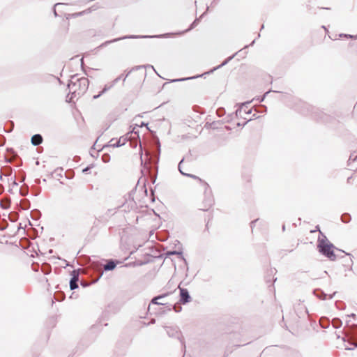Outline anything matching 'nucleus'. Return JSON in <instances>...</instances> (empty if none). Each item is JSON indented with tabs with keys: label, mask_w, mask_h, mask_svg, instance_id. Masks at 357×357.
Instances as JSON below:
<instances>
[{
	"label": "nucleus",
	"mask_w": 357,
	"mask_h": 357,
	"mask_svg": "<svg viewBox=\"0 0 357 357\" xmlns=\"http://www.w3.org/2000/svg\"><path fill=\"white\" fill-rule=\"evenodd\" d=\"M116 267V264L114 261H109L107 264L105 265L104 269L105 271L113 270Z\"/></svg>",
	"instance_id": "9"
},
{
	"label": "nucleus",
	"mask_w": 357,
	"mask_h": 357,
	"mask_svg": "<svg viewBox=\"0 0 357 357\" xmlns=\"http://www.w3.org/2000/svg\"><path fill=\"white\" fill-rule=\"evenodd\" d=\"M169 254H171V255H181V252H172Z\"/></svg>",
	"instance_id": "16"
},
{
	"label": "nucleus",
	"mask_w": 357,
	"mask_h": 357,
	"mask_svg": "<svg viewBox=\"0 0 357 357\" xmlns=\"http://www.w3.org/2000/svg\"><path fill=\"white\" fill-rule=\"evenodd\" d=\"M346 349H348V350L351 349V348H349V347H346Z\"/></svg>",
	"instance_id": "19"
},
{
	"label": "nucleus",
	"mask_w": 357,
	"mask_h": 357,
	"mask_svg": "<svg viewBox=\"0 0 357 357\" xmlns=\"http://www.w3.org/2000/svg\"><path fill=\"white\" fill-rule=\"evenodd\" d=\"M89 84V81L87 78L78 77L77 75L72 76L68 84V87L70 93H71V96L70 98H68L69 96H67V98H68L67 101L71 102L73 98L84 94L88 89Z\"/></svg>",
	"instance_id": "1"
},
{
	"label": "nucleus",
	"mask_w": 357,
	"mask_h": 357,
	"mask_svg": "<svg viewBox=\"0 0 357 357\" xmlns=\"http://www.w3.org/2000/svg\"><path fill=\"white\" fill-rule=\"evenodd\" d=\"M166 331L167 334L171 337H174L179 335V332L176 328L167 327Z\"/></svg>",
	"instance_id": "8"
},
{
	"label": "nucleus",
	"mask_w": 357,
	"mask_h": 357,
	"mask_svg": "<svg viewBox=\"0 0 357 357\" xmlns=\"http://www.w3.org/2000/svg\"><path fill=\"white\" fill-rule=\"evenodd\" d=\"M189 78H183V79H178L177 81H183V80H186V79H188Z\"/></svg>",
	"instance_id": "18"
},
{
	"label": "nucleus",
	"mask_w": 357,
	"mask_h": 357,
	"mask_svg": "<svg viewBox=\"0 0 357 357\" xmlns=\"http://www.w3.org/2000/svg\"><path fill=\"white\" fill-rule=\"evenodd\" d=\"M63 3H56L54 5V15L56 16L57 15V13H56V9H58L60 6H63Z\"/></svg>",
	"instance_id": "13"
},
{
	"label": "nucleus",
	"mask_w": 357,
	"mask_h": 357,
	"mask_svg": "<svg viewBox=\"0 0 357 357\" xmlns=\"http://www.w3.org/2000/svg\"><path fill=\"white\" fill-rule=\"evenodd\" d=\"M319 250L331 260H335L336 257L333 252L334 245L327 240L319 239Z\"/></svg>",
	"instance_id": "2"
},
{
	"label": "nucleus",
	"mask_w": 357,
	"mask_h": 357,
	"mask_svg": "<svg viewBox=\"0 0 357 357\" xmlns=\"http://www.w3.org/2000/svg\"><path fill=\"white\" fill-rule=\"evenodd\" d=\"M321 296H319V294L317 295V297H319V298H320L321 299H324V300L326 299V296H327L326 294H325L324 293H321Z\"/></svg>",
	"instance_id": "15"
},
{
	"label": "nucleus",
	"mask_w": 357,
	"mask_h": 357,
	"mask_svg": "<svg viewBox=\"0 0 357 357\" xmlns=\"http://www.w3.org/2000/svg\"><path fill=\"white\" fill-rule=\"evenodd\" d=\"M178 288L180 290V296H181L180 301L183 304L190 302L191 300V298L188 293V291L186 289L181 288L180 287H178Z\"/></svg>",
	"instance_id": "3"
},
{
	"label": "nucleus",
	"mask_w": 357,
	"mask_h": 357,
	"mask_svg": "<svg viewBox=\"0 0 357 357\" xmlns=\"http://www.w3.org/2000/svg\"><path fill=\"white\" fill-rule=\"evenodd\" d=\"M162 298H163L162 296H158V297H155V298H153L151 303H154V304H156V305H163L162 303H161V302H160V301H158V300H160Z\"/></svg>",
	"instance_id": "12"
},
{
	"label": "nucleus",
	"mask_w": 357,
	"mask_h": 357,
	"mask_svg": "<svg viewBox=\"0 0 357 357\" xmlns=\"http://www.w3.org/2000/svg\"><path fill=\"white\" fill-rule=\"evenodd\" d=\"M42 142H43V138H42L41 135L39 134L34 135L31 137V143L34 146L40 144L42 143Z\"/></svg>",
	"instance_id": "7"
},
{
	"label": "nucleus",
	"mask_w": 357,
	"mask_h": 357,
	"mask_svg": "<svg viewBox=\"0 0 357 357\" xmlns=\"http://www.w3.org/2000/svg\"><path fill=\"white\" fill-rule=\"evenodd\" d=\"M183 162V160H181L180 161L179 164H178V170H179V172H180L183 175H185V176H188L191 177V178H197L196 176H195V175H192V174H186V173H185V172H183L182 171V162Z\"/></svg>",
	"instance_id": "10"
},
{
	"label": "nucleus",
	"mask_w": 357,
	"mask_h": 357,
	"mask_svg": "<svg viewBox=\"0 0 357 357\" xmlns=\"http://www.w3.org/2000/svg\"><path fill=\"white\" fill-rule=\"evenodd\" d=\"M126 138L120 137L118 140L112 139L109 142V146L113 147H119L125 144Z\"/></svg>",
	"instance_id": "4"
},
{
	"label": "nucleus",
	"mask_w": 357,
	"mask_h": 357,
	"mask_svg": "<svg viewBox=\"0 0 357 357\" xmlns=\"http://www.w3.org/2000/svg\"><path fill=\"white\" fill-rule=\"evenodd\" d=\"M74 275L70 281V288L71 290L75 289L78 287L77 282L79 280L78 274L75 273V271H73Z\"/></svg>",
	"instance_id": "5"
},
{
	"label": "nucleus",
	"mask_w": 357,
	"mask_h": 357,
	"mask_svg": "<svg viewBox=\"0 0 357 357\" xmlns=\"http://www.w3.org/2000/svg\"><path fill=\"white\" fill-rule=\"evenodd\" d=\"M111 88V86H107V85L105 86L104 89H102V91L98 95H95L93 96V99H97L98 98L102 93H104L105 92H106L107 90H109V89Z\"/></svg>",
	"instance_id": "11"
},
{
	"label": "nucleus",
	"mask_w": 357,
	"mask_h": 357,
	"mask_svg": "<svg viewBox=\"0 0 357 357\" xmlns=\"http://www.w3.org/2000/svg\"><path fill=\"white\" fill-rule=\"evenodd\" d=\"M149 36H135V35H131V36H123L122 38H115L112 40H110V41H107L105 44H109V43H113V42H116V41H119L120 40H123V39H126V38H149Z\"/></svg>",
	"instance_id": "6"
},
{
	"label": "nucleus",
	"mask_w": 357,
	"mask_h": 357,
	"mask_svg": "<svg viewBox=\"0 0 357 357\" xmlns=\"http://www.w3.org/2000/svg\"><path fill=\"white\" fill-rule=\"evenodd\" d=\"M199 76H193L192 78H196V77H198Z\"/></svg>",
	"instance_id": "20"
},
{
	"label": "nucleus",
	"mask_w": 357,
	"mask_h": 357,
	"mask_svg": "<svg viewBox=\"0 0 357 357\" xmlns=\"http://www.w3.org/2000/svg\"><path fill=\"white\" fill-rule=\"evenodd\" d=\"M234 56V55L229 57L227 59H226L221 65H220L218 68H220L221 66H225L229 60H231L233 57Z\"/></svg>",
	"instance_id": "14"
},
{
	"label": "nucleus",
	"mask_w": 357,
	"mask_h": 357,
	"mask_svg": "<svg viewBox=\"0 0 357 357\" xmlns=\"http://www.w3.org/2000/svg\"><path fill=\"white\" fill-rule=\"evenodd\" d=\"M354 346H355L356 347H357V344H354Z\"/></svg>",
	"instance_id": "21"
},
{
	"label": "nucleus",
	"mask_w": 357,
	"mask_h": 357,
	"mask_svg": "<svg viewBox=\"0 0 357 357\" xmlns=\"http://www.w3.org/2000/svg\"><path fill=\"white\" fill-rule=\"evenodd\" d=\"M344 217H345V215H342V220L343 222H347V220H344Z\"/></svg>",
	"instance_id": "17"
}]
</instances>
